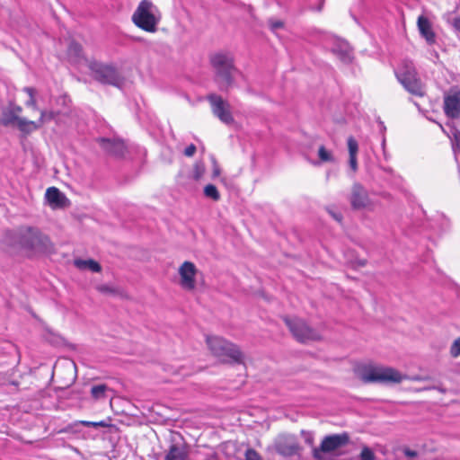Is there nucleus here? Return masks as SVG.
I'll list each match as a JSON object with an SVG mask.
<instances>
[{"label": "nucleus", "instance_id": "nucleus-15", "mask_svg": "<svg viewBox=\"0 0 460 460\" xmlns=\"http://www.w3.org/2000/svg\"><path fill=\"white\" fill-rule=\"evenodd\" d=\"M443 109L447 118L458 119L460 117V91L444 97Z\"/></svg>", "mask_w": 460, "mask_h": 460}, {"label": "nucleus", "instance_id": "nucleus-10", "mask_svg": "<svg viewBox=\"0 0 460 460\" xmlns=\"http://www.w3.org/2000/svg\"><path fill=\"white\" fill-rule=\"evenodd\" d=\"M207 100L210 103L213 114L226 125L234 122V119L231 113L229 102L225 101L220 95L210 93L207 96Z\"/></svg>", "mask_w": 460, "mask_h": 460}, {"label": "nucleus", "instance_id": "nucleus-33", "mask_svg": "<svg viewBox=\"0 0 460 460\" xmlns=\"http://www.w3.org/2000/svg\"><path fill=\"white\" fill-rule=\"evenodd\" d=\"M301 435L304 438L305 442L307 445H309V446H313L314 445V434L312 432L302 430L301 431Z\"/></svg>", "mask_w": 460, "mask_h": 460}, {"label": "nucleus", "instance_id": "nucleus-21", "mask_svg": "<svg viewBox=\"0 0 460 460\" xmlns=\"http://www.w3.org/2000/svg\"><path fill=\"white\" fill-rule=\"evenodd\" d=\"M16 127L21 132L24 134H30L32 131L40 128V124H38L37 121L29 120L25 118L21 117V119L16 124Z\"/></svg>", "mask_w": 460, "mask_h": 460}, {"label": "nucleus", "instance_id": "nucleus-35", "mask_svg": "<svg viewBox=\"0 0 460 460\" xmlns=\"http://www.w3.org/2000/svg\"><path fill=\"white\" fill-rule=\"evenodd\" d=\"M450 352L454 357H457L460 354V337L452 344Z\"/></svg>", "mask_w": 460, "mask_h": 460}, {"label": "nucleus", "instance_id": "nucleus-23", "mask_svg": "<svg viewBox=\"0 0 460 460\" xmlns=\"http://www.w3.org/2000/svg\"><path fill=\"white\" fill-rule=\"evenodd\" d=\"M20 119L21 117L15 114L13 111L9 108L7 111L3 112L2 124L4 126H13L17 124Z\"/></svg>", "mask_w": 460, "mask_h": 460}, {"label": "nucleus", "instance_id": "nucleus-31", "mask_svg": "<svg viewBox=\"0 0 460 460\" xmlns=\"http://www.w3.org/2000/svg\"><path fill=\"white\" fill-rule=\"evenodd\" d=\"M96 289L102 293V294H111V295H115L117 294V290L116 288H114L113 287L111 286H109V285H106V284H102V285H99L96 287Z\"/></svg>", "mask_w": 460, "mask_h": 460}, {"label": "nucleus", "instance_id": "nucleus-6", "mask_svg": "<svg viewBox=\"0 0 460 460\" xmlns=\"http://www.w3.org/2000/svg\"><path fill=\"white\" fill-rule=\"evenodd\" d=\"M283 320L293 337L300 343L318 341L323 339L321 333L303 319L285 316Z\"/></svg>", "mask_w": 460, "mask_h": 460}, {"label": "nucleus", "instance_id": "nucleus-22", "mask_svg": "<svg viewBox=\"0 0 460 460\" xmlns=\"http://www.w3.org/2000/svg\"><path fill=\"white\" fill-rule=\"evenodd\" d=\"M111 389L105 384L96 385L91 388V395L94 400H102L107 398L106 393Z\"/></svg>", "mask_w": 460, "mask_h": 460}, {"label": "nucleus", "instance_id": "nucleus-16", "mask_svg": "<svg viewBox=\"0 0 460 460\" xmlns=\"http://www.w3.org/2000/svg\"><path fill=\"white\" fill-rule=\"evenodd\" d=\"M45 196L48 202L53 208H66L69 203V200L65 194L56 187H49L47 189Z\"/></svg>", "mask_w": 460, "mask_h": 460}, {"label": "nucleus", "instance_id": "nucleus-27", "mask_svg": "<svg viewBox=\"0 0 460 460\" xmlns=\"http://www.w3.org/2000/svg\"><path fill=\"white\" fill-rule=\"evenodd\" d=\"M358 458L359 460H376V456L370 447L364 446L358 456Z\"/></svg>", "mask_w": 460, "mask_h": 460}, {"label": "nucleus", "instance_id": "nucleus-24", "mask_svg": "<svg viewBox=\"0 0 460 460\" xmlns=\"http://www.w3.org/2000/svg\"><path fill=\"white\" fill-rule=\"evenodd\" d=\"M204 195L207 198L213 199L214 201H217L220 199V194L217 190V187L213 184H208L204 188Z\"/></svg>", "mask_w": 460, "mask_h": 460}, {"label": "nucleus", "instance_id": "nucleus-40", "mask_svg": "<svg viewBox=\"0 0 460 460\" xmlns=\"http://www.w3.org/2000/svg\"><path fill=\"white\" fill-rule=\"evenodd\" d=\"M349 164L351 170L356 172L358 169L357 155L349 156Z\"/></svg>", "mask_w": 460, "mask_h": 460}, {"label": "nucleus", "instance_id": "nucleus-12", "mask_svg": "<svg viewBox=\"0 0 460 460\" xmlns=\"http://www.w3.org/2000/svg\"><path fill=\"white\" fill-rule=\"evenodd\" d=\"M349 200L352 209L354 210L372 208L373 203L368 196L367 190L358 182H355L352 185Z\"/></svg>", "mask_w": 460, "mask_h": 460}, {"label": "nucleus", "instance_id": "nucleus-34", "mask_svg": "<svg viewBox=\"0 0 460 460\" xmlns=\"http://www.w3.org/2000/svg\"><path fill=\"white\" fill-rule=\"evenodd\" d=\"M245 460H261V457L254 449L249 448L245 453Z\"/></svg>", "mask_w": 460, "mask_h": 460}, {"label": "nucleus", "instance_id": "nucleus-30", "mask_svg": "<svg viewBox=\"0 0 460 460\" xmlns=\"http://www.w3.org/2000/svg\"><path fill=\"white\" fill-rule=\"evenodd\" d=\"M80 423L84 426V427H93V428H98V427H110L111 424L107 423L105 420H101V421H87V420H82L80 421Z\"/></svg>", "mask_w": 460, "mask_h": 460}, {"label": "nucleus", "instance_id": "nucleus-49", "mask_svg": "<svg viewBox=\"0 0 460 460\" xmlns=\"http://www.w3.org/2000/svg\"><path fill=\"white\" fill-rule=\"evenodd\" d=\"M438 391H440L441 393H445L446 392V389L444 388H437Z\"/></svg>", "mask_w": 460, "mask_h": 460}, {"label": "nucleus", "instance_id": "nucleus-50", "mask_svg": "<svg viewBox=\"0 0 460 460\" xmlns=\"http://www.w3.org/2000/svg\"><path fill=\"white\" fill-rule=\"evenodd\" d=\"M380 125H381V127H382V129H383V130H385V127L384 123H383V122H380Z\"/></svg>", "mask_w": 460, "mask_h": 460}, {"label": "nucleus", "instance_id": "nucleus-2", "mask_svg": "<svg viewBox=\"0 0 460 460\" xmlns=\"http://www.w3.org/2000/svg\"><path fill=\"white\" fill-rule=\"evenodd\" d=\"M206 341L212 354L223 363H244V354L236 344L219 336H207Z\"/></svg>", "mask_w": 460, "mask_h": 460}, {"label": "nucleus", "instance_id": "nucleus-4", "mask_svg": "<svg viewBox=\"0 0 460 460\" xmlns=\"http://www.w3.org/2000/svg\"><path fill=\"white\" fill-rule=\"evenodd\" d=\"M211 66L215 71V82L221 91H228L234 84V73L236 68L234 59L223 53H217L210 58Z\"/></svg>", "mask_w": 460, "mask_h": 460}, {"label": "nucleus", "instance_id": "nucleus-44", "mask_svg": "<svg viewBox=\"0 0 460 460\" xmlns=\"http://www.w3.org/2000/svg\"><path fill=\"white\" fill-rule=\"evenodd\" d=\"M15 114L19 116V113L22 112V107L18 105H10L9 107Z\"/></svg>", "mask_w": 460, "mask_h": 460}, {"label": "nucleus", "instance_id": "nucleus-41", "mask_svg": "<svg viewBox=\"0 0 460 460\" xmlns=\"http://www.w3.org/2000/svg\"><path fill=\"white\" fill-rule=\"evenodd\" d=\"M403 454L407 456V457H416L418 456V452L415 451V450H411V448L409 447H405L403 448L402 450Z\"/></svg>", "mask_w": 460, "mask_h": 460}, {"label": "nucleus", "instance_id": "nucleus-3", "mask_svg": "<svg viewBox=\"0 0 460 460\" xmlns=\"http://www.w3.org/2000/svg\"><path fill=\"white\" fill-rule=\"evenodd\" d=\"M394 74L399 83L408 93L418 97L426 95V84L420 79L411 60H402Z\"/></svg>", "mask_w": 460, "mask_h": 460}, {"label": "nucleus", "instance_id": "nucleus-20", "mask_svg": "<svg viewBox=\"0 0 460 460\" xmlns=\"http://www.w3.org/2000/svg\"><path fill=\"white\" fill-rule=\"evenodd\" d=\"M67 57L71 63H78L84 58L83 47L75 40L70 41Z\"/></svg>", "mask_w": 460, "mask_h": 460}, {"label": "nucleus", "instance_id": "nucleus-9", "mask_svg": "<svg viewBox=\"0 0 460 460\" xmlns=\"http://www.w3.org/2000/svg\"><path fill=\"white\" fill-rule=\"evenodd\" d=\"M361 379L364 383H400L402 376L392 367H369L364 369Z\"/></svg>", "mask_w": 460, "mask_h": 460}, {"label": "nucleus", "instance_id": "nucleus-42", "mask_svg": "<svg viewBox=\"0 0 460 460\" xmlns=\"http://www.w3.org/2000/svg\"><path fill=\"white\" fill-rule=\"evenodd\" d=\"M27 107H31L33 110H38V106L36 103V99L34 96L29 98V100L25 102Z\"/></svg>", "mask_w": 460, "mask_h": 460}, {"label": "nucleus", "instance_id": "nucleus-47", "mask_svg": "<svg viewBox=\"0 0 460 460\" xmlns=\"http://www.w3.org/2000/svg\"><path fill=\"white\" fill-rule=\"evenodd\" d=\"M357 264L360 267H364L366 264H367V261L366 260H359L357 261Z\"/></svg>", "mask_w": 460, "mask_h": 460}, {"label": "nucleus", "instance_id": "nucleus-48", "mask_svg": "<svg viewBox=\"0 0 460 460\" xmlns=\"http://www.w3.org/2000/svg\"><path fill=\"white\" fill-rule=\"evenodd\" d=\"M454 137H455V139L456 141H458L460 139V131L459 130H456V132L454 133Z\"/></svg>", "mask_w": 460, "mask_h": 460}, {"label": "nucleus", "instance_id": "nucleus-38", "mask_svg": "<svg viewBox=\"0 0 460 460\" xmlns=\"http://www.w3.org/2000/svg\"><path fill=\"white\" fill-rule=\"evenodd\" d=\"M269 24H270V30L273 31H275L278 29H280V28H282L284 26V23L281 21L270 20L269 21Z\"/></svg>", "mask_w": 460, "mask_h": 460}, {"label": "nucleus", "instance_id": "nucleus-8", "mask_svg": "<svg viewBox=\"0 0 460 460\" xmlns=\"http://www.w3.org/2000/svg\"><path fill=\"white\" fill-rule=\"evenodd\" d=\"M94 80L103 84L119 86L122 82V77L116 67L101 62L93 61L89 65Z\"/></svg>", "mask_w": 460, "mask_h": 460}, {"label": "nucleus", "instance_id": "nucleus-39", "mask_svg": "<svg viewBox=\"0 0 460 460\" xmlns=\"http://www.w3.org/2000/svg\"><path fill=\"white\" fill-rule=\"evenodd\" d=\"M220 172H221V171H220L219 165H218L217 160L214 158L213 159V173H212V177L216 178V177L219 176Z\"/></svg>", "mask_w": 460, "mask_h": 460}, {"label": "nucleus", "instance_id": "nucleus-25", "mask_svg": "<svg viewBox=\"0 0 460 460\" xmlns=\"http://www.w3.org/2000/svg\"><path fill=\"white\" fill-rule=\"evenodd\" d=\"M318 156L321 162H333L334 158L331 152H329L324 146H321L318 149Z\"/></svg>", "mask_w": 460, "mask_h": 460}, {"label": "nucleus", "instance_id": "nucleus-37", "mask_svg": "<svg viewBox=\"0 0 460 460\" xmlns=\"http://www.w3.org/2000/svg\"><path fill=\"white\" fill-rule=\"evenodd\" d=\"M75 266L79 270L87 269L88 260L76 259L74 261Z\"/></svg>", "mask_w": 460, "mask_h": 460}, {"label": "nucleus", "instance_id": "nucleus-14", "mask_svg": "<svg viewBox=\"0 0 460 460\" xmlns=\"http://www.w3.org/2000/svg\"><path fill=\"white\" fill-rule=\"evenodd\" d=\"M197 268L193 262L184 261L179 268L180 284L185 290H193L196 287Z\"/></svg>", "mask_w": 460, "mask_h": 460}, {"label": "nucleus", "instance_id": "nucleus-45", "mask_svg": "<svg viewBox=\"0 0 460 460\" xmlns=\"http://www.w3.org/2000/svg\"><path fill=\"white\" fill-rule=\"evenodd\" d=\"M24 92H26L29 94V98L34 96L35 94V89L32 87H25Z\"/></svg>", "mask_w": 460, "mask_h": 460}, {"label": "nucleus", "instance_id": "nucleus-1", "mask_svg": "<svg viewBox=\"0 0 460 460\" xmlns=\"http://www.w3.org/2000/svg\"><path fill=\"white\" fill-rule=\"evenodd\" d=\"M3 243L10 252L17 251L47 252L52 248L49 238L34 226H21L15 230L6 231Z\"/></svg>", "mask_w": 460, "mask_h": 460}, {"label": "nucleus", "instance_id": "nucleus-11", "mask_svg": "<svg viewBox=\"0 0 460 460\" xmlns=\"http://www.w3.org/2000/svg\"><path fill=\"white\" fill-rule=\"evenodd\" d=\"M96 142L105 154L116 159H123L128 153V146L120 138L98 137Z\"/></svg>", "mask_w": 460, "mask_h": 460}, {"label": "nucleus", "instance_id": "nucleus-46", "mask_svg": "<svg viewBox=\"0 0 460 460\" xmlns=\"http://www.w3.org/2000/svg\"><path fill=\"white\" fill-rule=\"evenodd\" d=\"M331 214H332V217H333L336 221H338V222H341V220H342V216H341V214H340V213H331Z\"/></svg>", "mask_w": 460, "mask_h": 460}, {"label": "nucleus", "instance_id": "nucleus-18", "mask_svg": "<svg viewBox=\"0 0 460 460\" xmlns=\"http://www.w3.org/2000/svg\"><path fill=\"white\" fill-rule=\"evenodd\" d=\"M418 29L420 35L426 40L427 43L432 45L436 41V35L432 30L431 23L429 19L423 15L418 18Z\"/></svg>", "mask_w": 460, "mask_h": 460}, {"label": "nucleus", "instance_id": "nucleus-28", "mask_svg": "<svg viewBox=\"0 0 460 460\" xmlns=\"http://www.w3.org/2000/svg\"><path fill=\"white\" fill-rule=\"evenodd\" d=\"M56 117V113L54 111H40V118L37 121L38 124H40V128L46 122H49L52 119H54Z\"/></svg>", "mask_w": 460, "mask_h": 460}, {"label": "nucleus", "instance_id": "nucleus-19", "mask_svg": "<svg viewBox=\"0 0 460 460\" xmlns=\"http://www.w3.org/2000/svg\"><path fill=\"white\" fill-rule=\"evenodd\" d=\"M332 52L344 63H349L352 59L351 49L345 42L336 44L332 49Z\"/></svg>", "mask_w": 460, "mask_h": 460}, {"label": "nucleus", "instance_id": "nucleus-26", "mask_svg": "<svg viewBox=\"0 0 460 460\" xmlns=\"http://www.w3.org/2000/svg\"><path fill=\"white\" fill-rule=\"evenodd\" d=\"M205 173V165L203 163L197 162L193 166V179L199 181Z\"/></svg>", "mask_w": 460, "mask_h": 460}, {"label": "nucleus", "instance_id": "nucleus-7", "mask_svg": "<svg viewBox=\"0 0 460 460\" xmlns=\"http://www.w3.org/2000/svg\"><path fill=\"white\" fill-rule=\"evenodd\" d=\"M350 441L349 433L331 434L325 436L319 447H314L312 456L314 460H323V455L332 453L339 448L347 446Z\"/></svg>", "mask_w": 460, "mask_h": 460}, {"label": "nucleus", "instance_id": "nucleus-32", "mask_svg": "<svg viewBox=\"0 0 460 460\" xmlns=\"http://www.w3.org/2000/svg\"><path fill=\"white\" fill-rule=\"evenodd\" d=\"M87 269H89L93 272H100L102 270V266L96 261L89 259Z\"/></svg>", "mask_w": 460, "mask_h": 460}, {"label": "nucleus", "instance_id": "nucleus-13", "mask_svg": "<svg viewBox=\"0 0 460 460\" xmlns=\"http://www.w3.org/2000/svg\"><path fill=\"white\" fill-rule=\"evenodd\" d=\"M274 449L279 455L284 457H291L298 455L302 448L293 437L283 436L279 437L275 441Z\"/></svg>", "mask_w": 460, "mask_h": 460}, {"label": "nucleus", "instance_id": "nucleus-29", "mask_svg": "<svg viewBox=\"0 0 460 460\" xmlns=\"http://www.w3.org/2000/svg\"><path fill=\"white\" fill-rule=\"evenodd\" d=\"M348 149L349 156L357 155L358 152V144L353 137L348 138Z\"/></svg>", "mask_w": 460, "mask_h": 460}, {"label": "nucleus", "instance_id": "nucleus-43", "mask_svg": "<svg viewBox=\"0 0 460 460\" xmlns=\"http://www.w3.org/2000/svg\"><path fill=\"white\" fill-rule=\"evenodd\" d=\"M453 26L456 29V31H460V16L454 19Z\"/></svg>", "mask_w": 460, "mask_h": 460}, {"label": "nucleus", "instance_id": "nucleus-17", "mask_svg": "<svg viewBox=\"0 0 460 460\" xmlns=\"http://www.w3.org/2000/svg\"><path fill=\"white\" fill-rule=\"evenodd\" d=\"M164 460H189V452L185 444H172L165 454Z\"/></svg>", "mask_w": 460, "mask_h": 460}, {"label": "nucleus", "instance_id": "nucleus-5", "mask_svg": "<svg viewBox=\"0 0 460 460\" xmlns=\"http://www.w3.org/2000/svg\"><path fill=\"white\" fill-rule=\"evenodd\" d=\"M161 20V13L150 0H142L132 15V21L138 28L155 32Z\"/></svg>", "mask_w": 460, "mask_h": 460}, {"label": "nucleus", "instance_id": "nucleus-36", "mask_svg": "<svg viewBox=\"0 0 460 460\" xmlns=\"http://www.w3.org/2000/svg\"><path fill=\"white\" fill-rule=\"evenodd\" d=\"M196 150H197L196 146L194 144H190L184 149L183 154H184V155H186L188 157H191L195 155Z\"/></svg>", "mask_w": 460, "mask_h": 460}, {"label": "nucleus", "instance_id": "nucleus-51", "mask_svg": "<svg viewBox=\"0 0 460 460\" xmlns=\"http://www.w3.org/2000/svg\"><path fill=\"white\" fill-rule=\"evenodd\" d=\"M322 8H323V3L319 5V7H318V9H317V10H318V11H321V10H322Z\"/></svg>", "mask_w": 460, "mask_h": 460}]
</instances>
